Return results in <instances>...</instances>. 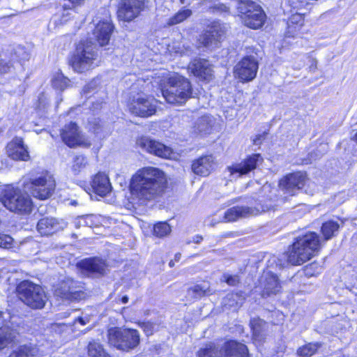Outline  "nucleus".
Wrapping results in <instances>:
<instances>
[{
    "label": "nucleus",
    "mask_w": 357,
    "mask_h": 357,
    "mask_svg": "<svg viewBox=\"0 0 357 357\" xmlns=\"http://www.w3.org/2000/svg\"><path fill=\"white\" fill-rule=\"evenodd\" d=\"M166 184V175L160 169L153 167L142 168L132 176L130 181L132 199L142 204L154 199L162 194Z\"/></svg>",
    "instance_id": "f257e3e1"
},
{
    "label": "nucleus",
    "mask_w": 357,
    "mask_h": 357,
    "mask_svg": "<svg viewBox=\"0 0 357 357\" xmlns=\"http://www.w3.org/2000/svg\"><path fill=\"white\" fill-rule=\"evenodd\" d=\"M321 242L315 232H309L296 238L288 251V261L301 265L310 260L320 249Z\"/></svg>",
    "instance_id": "f03ea898"
},
{
    "label": "nucleus",
    "mask_w": 357,
    "mask_h": 357,
    "mask_svg": "<svg viewBox=\"0 0 357 357\" xmlns=\"http://www.w3.org/2000/svg\"><path fill=\"white\" fill-rule=\"evenodd\" d=\"M97 57L96 45L91 41L82 40L77 45L69 62L75 72L83 73L96 66L95 61Z\"/></svg>",
    "instance_id": "7ed1b4c3"
},
{
    "label": "nucleus",
    "mask_w": 357,
    "mask_h": 357,
    "mask_svg": "<svg viewBox=\"0 0 357 357\" xmlns=\"http://www.w3.org/2000/svg\"><path fill=\"white\" fill-rule=\"evenodd\" d=\"M107 342L117 350L128 352L135 349L140 343L137 330L112 327L107 332Z\"/></svg>",
    "instance_id": "20e7f679"
},
{
    "label": "nucleus",
    "mask_w": 357,
    "mask_h": 357,
    "mask_svg": "<svg viewBox=\"0 0 357 357\" xmlns=\"http://www.w3.org/2000/svg\"><path fill=\"white\" fill-rule=\"evenodd\" d=\"M0 200L9 211L21 215L30 213L33 207L30 196L17 188H7Z\"/></svg>",
    "instance_id": "39448f33"
},
{
    "label": "nucleus",
    "mask_w": 357,
    "mask_h": 357,
    "mask_svg": "<svg viewBox=\"0 0 357 357\" xmlns=\"http://www.w3.org/2000/svg\"><path fill=\"white\" fill-rule=\"evenodd\" d=\"M169 86L162 90L166 101L170 104H183L192 96V87L188 79L179 75L169 78Z\"/></svg>",
    "instance_id": "423d86ee"
},
{
    "label": "nucleus",
    "mask_w": 357,
    "mask_h": 357,
    "mask_svg": "<svg viewBox=\"0 0 357 357\" xmlns=\"http://www.w3.org/2000/svg\"><path fill=\"white\" fill-rule=\"evenodd\" d=\"M17 291L20 299L30 307L41 309L45 306L47 296L40 285L24 280L19 284Z\"/></svg>",
    "instance_id": "0eeeda50"
},
{
    "label": "nucleus",
    "mask_w": 357,
    "mask_h": 357,
    "mask_svg": "<svg viewBox=\"0 0 357 357\" xmlns=\"http://www.w3.org/2000/svg\"><path fill=\"white\" fill-rule=\"evenodd\" d=\"M237 8L245 26L253 29L263 26L266 15L259 5L252 1L240 0Z\"/></svg>",
    "instance_id": "6e6552de"
},
{
    "label": "nucleus",
    "mask_w": 357,
    "mask_h": 357,
    "mask_svg": "<svg viewBox=\"0 0 357 357\" xmlns=\"http://www.w3.org/2000/svg\"><path fill=\"white\" fill-rule=\"evenodd\" d=\"M32 195L40 199H46L53 193L55 188V181L53 177L45 173L30 178L26 184Z\"/></svg>",
    "instance_id": "1a4fd4ad"
},
{
    "label": "nucleus",
    "mask_w": 357,
    "mask_h": 357,
    "mask_svg": "<svg viewBox=\"0 0 357 357\" xmlns=\"http://www.w3.org/2000/svg\"><path fill=\"white\" fill-rule=\"evenodd\" d=\"M148 0H121L117 11L119 20L131 22L149 8Z\"/></svg>",
    "instance_id": "9d476101"
},
{
    "label": "nucleus",
    "mask_w": 357,
    "mask_h": 357,
    "mask_svg": "<svg viewBox=\"0 0 357 357\" xmlns=\"http://www.w3.org/2000/svg\"><path fill=\"white\" fill-rule=\"evenodd\" d=\"M272 208V204H257L255 206H236L227 210L225 213V222H234L240 218H247L267 211Z\"/></svg>",
    "instance_id": "9b49d317"
},
{
    "label": "nucleus",
    "mask_w": 357,
    "mask_h": 357,
    "mask_svg": "<svg viewBox=\"0 0 357 357\" xmlns=\"http://www.w3.org/2000/svg\"><path fill=\"white\" fill-rule=\"evenodd\" d=\"M258 70V62L252 56H244L239 61L234 69L235 77L242 82H248L253 80Z\"/></svg>",
    "instance_id": "f8f14e48"
},
{
    "label": "nucleus",
    "mask_w": 357,
    "mask_h": 357,
    "mask_svg": "<svg viewBox=\"0 0 357 357\" xmlns=\"http://www.w3.org/2000/svg\"><path fill=\"white\" fill-rule=\"evenodd\" d=\"M130 112L141 117H149L156 111V101L152 97H138L128 105Z\"/></svg>",
    "instance_id": "ddd939ff"
},
{
    "label": "nucleus",
    "mask_w": 357,
    "mask_h": 357,
    "mask_svg": "<svg viewBox=\"0 0 357 357\" xmlns=\"http://www.w3.org/2000/svg\"><path fill=\"white\" fill-rule=\"evenodd\" d=\"M137 144L143 150L163 158H170L173 154L172 148L147 137L137 140Z\"/></svg>",
    "instance_id": "4468645a"
},
{
    "label": "nucleus",
    "mask_w": 357,
    "mask_h": 357,
    "mask_svg": "<svg viewBox=\"0 0 357 357\" xmlns=\"http://www.w3.org/2000/svg\"><path fill=\"white\" fill-rule=\"evenodd\" d=\"M225 35V26L219 22L212 25L199 37L200 43L208 48H213L223 40Z\"/></svg>",
    "instance_id": "2eb2a0df"
},
{
    "label": "nucleus",
    "mask_w": 357,
    "mask_h": 357,
    "mask_svg": "<svg viewBox=\"0 0 357 357\" xmlns=\"http://www.w3.org/2000/svg\"><path fill=\"white\" fill-rule=\"evenodd\" d=\"M61 137L63 142L69 147L81 145L88 146L90 145L89 143L85 142V139L79 131L77 124L73 122L66 125L61 129Z\"/></svg>",
    "instance_id": "dca6fc26"
},
{
    "label": "nucleus",
    "mask_w": 357,
    "mask_h": 357,
    "mask_svg": "<svg viewBox=\"0 0 357 357\" xmlns=\"http://www.w3.org/2000/svg\"><path fill=\"white\" fill-rule=\"evenodd\" d=\"M262 161L263 158H261V155L259 153H255L249 155L240 163H237L233 165L232 166L228 167L227 169L231 175L234 176L236 174V177H239L242 175L247 174L256 169L258 164Z\"/></svg>",
    "instance_id": "f3484780"
},
{
    "label": "nucleus",
    "mask_w": 357,
    "mask_h": 357,
    "mask_svg": "<svg viewBox=\"0 0 357 357\" xmlns=\"http://www.w3.org/2000/svg\"><path fill=\"white\" fill-rule=\"evenodd\" d=\"M66 227L67 222L66 221L52 217L41 218L37 224V229L43 236L52 235L64 229Z\"/></svg>",
    "instance_id": "a211bd4d"
},
{
    "label": "nucleus",
    "mask_w": 357,
    "mask_h": 357,
    "mask_svg": "<svg viewBox=\"0 0 357 357\" xmlns=\"http://www.w3.org/2000/svg\"><path fill=\"white\" fill-rule=\"evenodd\" d=\"M305 180V176L301 172L290 174L280 181V187L285 193L294 195L304 186Z\"/></svg>",
    "instance_id": "6ab92c4d"
},
{
    "label": "nucleus",
    "mask_w": 357,
    "mask_h": 357,
    "mask_svg": "<svg viewBox=\"0 0 357 357\" xmlns=\"http://www.w3.org/2000/svg\"><path fill=\"white\" fill-rule=\"evenodd\" d=\"M188 69L197 77L209 81L213 77L212 66L204 59H195L188 66Z\"/></svg>",
    "instance_id": "aec40b11"
},
{
    "label": "nucleus",
    "mask_w": 357,
    "mask_h": 357,
    "mask_svg": "<svg viewBox=\"0 0 357 357\" xmlns=\"http://www.w3.org/2000/svg\"><path fill=\"white\" fill-rule=\"evenodd\" d=\"M113 30L114 25L109 17H106L96 25L93 35L99 45L104 46L108 44Z\"/></svg>",
    "instance_id": "412c9836"
},
{
    "label": "nucleus",
    "mask_w": 357,
    "mask_h": 357,
    "mask_svg": "<svg viewBox=\"0 0 357 357\" xmlns=\"http://www.w3.org/2000/svg\"><path fill=\"white\" fill-rule=\"evenodd\" d=\"M6 151L8 157L15 160L27 161L30 158L27 147L24 144L22 138H15L8 144Z\"/></svg>",
    "instance_id": "4be33fe9"
},
{
    "label": "nucleus",
    "mask_w": 357,
    "mask_h": 357,
    "mask_svg": "<svg viewBox=\"0 0 357 357\" xmlns=\"http://www.w3.org/2000/svg\"><path fill=\"white\" fill-rule=\"evenodd\" d=\"M10 318L9 312L0 310V320L2 319L1 324L5 325L4 327L0 328V349L6 347L9 344L14 342L17 337V332L6 326V320Z\"/></svg>",
    "instance_id": "5701e85b"
},
{
    "label": "nucleus",
    "mask_w": 357,
    "mask_h": 357,
    "mask_svg": "<svg viewBox=\"0 0 357 357\" xmlns=\"http://www.w3.org/2000/svg\"><path fill=\"white\" fill-rule=\"evenodd\" d=\"M80 268L89 275H103L106 269L104 260L98 257L87 258L79 263Z\"/></svg>",
    "instance_id": "b1692460"
},
{
    "label": "nucleus",
    "mask_w": 357,
    "mask_h": 357,
    "mask_svg": "<svg viewBox=\"0 0 357 357\" xmlns=\"http://www.w3.org/2000/svg\"><path fill=\"white\" fill-rule=\"evenodd\" d=\"M215 165L214 158L211 155H204L193 162L192 170L197 175L206 176L214 169Z\"/></svg>",
    "instance_id": "393cba45"
},
{
    "label": "nucleus",
    "mask_w": 357,
    "mask_h": 357,
    "mask_svg": "<svg viewBox=\"0 0 357 357\" xmlns=\"http://www.w3.org/2000/svg\"><path fill=\"white\" fill-rule=\"evenodd\" d=\"M222 349V357H248L247 347L236 341L231 340L225 343Z\"/></svg>",
    "instance_id": "a878e982"
},
{
    "label": "nucleus",
    "mask_w": 357,
    "mask_h": 357,
    "mask_svg": "<svg viewBox=\"0 0 357 357\" xmlns=\"http://www.w3.org/2000/svg\"><path fill=\"white\" fill-rule=\"evenodd\" d=\"M93 191L101 197L106 196L112 190L108 176L103 173L97 174L92 181Z\"/></svg>",
    "instance_id": "bb28decb"
},
{
    "label": "nucleus",
    "mask_w": 357,
    "mask_h": 357,
    "mask_svg": "<svg viewBox=\"0 0 357 357\" xmlns=\"http://www.w3.org/2000/svg\"><path fill=\"white\" fill-rule=\"evenodd\" d=\"M280 289L281 286L277 275L272 273H267L265 275L262 296H269L272 294H276L280 291Z\"/></svg>",
    "instance_id": "cd10ccee"
},
{
    "label": "nucleus",
    "mask_w": 357,
    "mask_h": 357,
    "mask_svg": "<svg viewBox=\"0 0 357 357\" xmlns=\"http://www.w3.org/2000/svg\"><path fill=\"white\" fill-rule=\"evenodd\" d=\"M43 352L33 344H24L14 350L8 357H40Z\"/></svg>",
    "instance_id": "c85d7f7f"
},
{
    "label": "nucleus",
    "mask_w": 357,
    "mask_h": 357,
    "mask_svg": "<svg viewBox=\"0 0 357 357\" xmlns=\"http://www.w3.org/2000/svg\"><path fill=\"white\" fill-rule=\"evenodd\" d=\"M70 301H78L84 299L87 296L84 284L81 282L69 278Z\"/></svg>",
    "instance_id": "c756f323"
},
{
    "label": "nucleus",
    "mask_w": 357,
    "mask_h": 357,
    "mask_svg": "<svg viewBox=\"0 0 357 357\" xmlns=\"http://www.w3.org/2000/svg\"><path fill=\"white\" fill-rule=\"evenodd\" d=\"M213 124V118L211 115H204L195 121L193 130L198 134H208Z\"/></svg>",
    "instance_id": "7c9ffc66"
},
{
    "label": "nucleus",
    "mask_w": 357,
    "mask_h": 357,
    "mask_svg": "<svg viewBox=\"0 0 357 357\" xmlns=\"http://www.w3.org/2000/svg\"><path fill=\"white\" fill-rule=\"evenodd\" d=\"M250 324L252 331V337L254 340L259 342L264 341L266 338V322L259 318H252L250 320Z\"/></svg>",
    "instance_id": "2f4dec72"
},
{
    "label": "nucleus",
    "mask_w": 357,
    "mask_h": 357,
    "mask_svg": "<svg viewBox=\"0 0 357 357\" xmlns=\"http://www.w3.org/2000/svg\"><path fill=\"white\" fill-rule=\"evenodd\" d=\"M14 58L12 57V51L3 50L0 53V73H11L15 68Z\"/></svg>",
    "instance_id": "473e14b6"
},
{
    "label": "nucleus",
    "mask_w": 357,
    "mask_h": 357,
    "mask_svg": "<svg viewBox=\"0 0 357 357\" xmlns=\"http://www.w3.org/2000/svg\"><path fill=\"white\" fill-rule=\"evenodd\" d=\"M340 225L334 220H328L322 224L321 231L324 236V241H328L335 236L338 233Z\"/></svg>",
    "instance_id": "72a5a7b5"
},
{
    "label": "nucleus",
    "mask_w": 357,
    "mask_h": 357,
    "mask_svg": "<svg viewBox=\"0 0 357 357\" xmlns=\"http://www.w3.org/2000/svg\"><path fill=\"white\" fill-rule=\"evenodd\" d=\"M197 357H222V349L213 343L206 344L197 354Z\"/></svg>",
    "instance_id": "f704fd0d"
},
{
    "label": "nucleus",
    "mask_w": 357,
    "mask_h": 357,
    "mask_svg": "<svg viewBox=\"0 0 357 357\" xmlns=\"http://www.w3.org/2000/svg\"><path fill=\"white\" fill-rule=\"evenodd\" d=\"M88 354L91 357H112L105 351L100 343L95 341L89 343Z\"/></svg>",
    "instance_id": "c9c22d12"
},
{
    "label": "nucleus",
    "mask_w": 357,
    "mask_h": 357,
    "mask_svg": "<svg viewBox=\"0 0 357 357\" xmlns=\"http://www.w3.org/2000/svg\"><path fill=\"white\" fill-rule=\"evenodd\" d=\"M321 346V344L319 342L308 343L300 347L297 351V354L302 357H311L317 351Z\"/></svg>",
    "instance_id": "e433bc0d"
},
{
    "label": "nucleus",
    "mask_w": 357,
    "mask_h": 357,
    "mask_svg": "<svg viewBox=\"0 0 357 357\" xmlns=\"http://www.w3.org/2000/svg\"><path fill=\"white\" fill-rule=\"evenodd\" d=\"M209 289L204 284H196L188 289L187 295L188 297L194 299L200 298L205 296Z\"/></svg>",
    "instance_id": "4c0bfd02"
},
{
    "label": "nucleus",
    "mask_w": 357,
    "mask_h": 357,
    "mask_svg": "<svg viewBox=\"0 0 357 357\" xmlns=\"http://www.w3.org/2000/svg\"><path fill=\"white\" fill-rule=\"evenodd\" d=\"M87 163L86 158L84 155H76L73 160L71 171L75 175H77L86 167Z\"/></svg>",
    "instance_id": "58836bf2"
},
{
    "label": "nucleus",
    "mask_w": 357,
    "mask_h": 357,
    "mask_svg": "<svg viewBox=\"0 0 357 357\" xmlns=\"http://www.w3.org/2000/svg\"><path fill=\"white\" fill-rule=\"evenodd\" d=\"M192 13V10L190 9L179 10L173 17H170L167 23L169 26H173L179 24L190 17Z\"/></svg>",
    "instance_id": "ea45409f"
},
{
    "label": "nucleus",
    "mask_w": 357,
    "mask_h": 357,
    "mask_svg": "<svg viewBox=\"0 0 357 357\" xmlns=\"http://www.w3.org/2000/svg\"><path fill=\"white\" fill-rule=\"evenodd\" d=\"M70 289L69 278L62 281L59 287L55 289V296L60 297L63 300L70 301Z\"/></svg>",
    "instance_id": "a19ab883"
},
{
    "label": "nucleus",
    "mask_w": 357,
    "mask_h": 357,
    "mask_svg": "<svg viewBox=\"0 0 357 357\" xmlns=\"http://www.w3.org/2000/svg\"><path fill=\"white\" fill-rule=\"evenodd\" d=\"M69 82L70 80L59 72L54 75L52 79V86L61 91L64 90L68 86Z\"/></svg>",
    "instance_id": "79ce46f5"
},
{
    "label": "nucleus",
    "mask_w": 357,
    "mask_h": 357,
    "mask_svg": "<svg viewBox=\"0 0 357 357\" xmlns=\"http://www.w3.org/2000/svg\"><path fill=\"white\" fill-rule=\"evenodd\" d=\"M8 51H12V57L14 58L15 63H22L28 61L30 58L29 54L22 47H17L15 49H7Z\"/></svg>",
    "instance_id": "37998d69"
},
{
    "label": "nucleus",
    "mask_w": 357,
    "mask_h": 357,
    "mask_svg": "<svg viewBox=\"0 0 357 357\" xmlns=\"http://www.w3.org/2000/svg\"><path fill=\"white\" fill-rule=\"evenodd\" d=\"M171 230V227L166 222H160L154 225L153 234L155 236L162 238L169 234Z\"/></svg>",
    "instance_id": "c03bdc74"
},
{
    "label": "nucleus",
    "mask_w": 357,
    "mask_h": 357,
    "mask_svg": "<svg viewBox=\"0 0 357 357\" xmlns=\"http://www.w3.org/2000/svg\"><path fill=\"white\" fill-rule=\"evenodd\" d=\"M243 301L244 298L239 294H231L225 298L224 303L225 305H229L230 307H239L243 304Z\"/></svg>",
    "instance_id": "a18cd8bd"
},
{
    "label": "nucleus",
    "mask_w": 357,
    "mask_h": 357,
    "mask_svg": "<svg viewBox=\"0 0 357 357\" xmlns=\"http://www.w3.org/2000/svg\"><path fill=\"white\" fill-rule=\"evenodd\" d=\"M221 280L225 282L228 285L232 287L236 286L241 281L238 275H230L227 273L222 275Z\"/></svg>",
    "instance_id": "49530a36"
},
{
    "label": "nucleus",
    "mask_w": 357,
    "mask_h": 357,
    "mask_svg": "<svg viewBox=\"0 0 357 357\" xmlns=\"http://www.w3.org/2000/svg\"><path fill=\"white\" fill-rule=\"evenodd\" d=\"M91 215H83L81 217H78V218L75 221L76 227H80L82 226L84 227H91L92 225Z\"/></svg>",
    "instance_id": "de8ad7c7"
},
{
    "label": "nucleus",
    "mask_w": 357,
    "mask_h": 357,
    "mask_svg": "<svg viewBox=\"0 0 357 357\" xmlns=\"http://www.w3.org/2000/svg\"><path fill=\"white\" fill-rule=\"evenodd\" d=\"M13 238L6 234H0V248H10L12 247Z\"/></svg>",
    "instance_id": "09e8293b"
},
{
    "label": "nucleus",
    "mask_w": 357,
    "mask_h": 357,
    "mask_svg": "<svg viewBox=\"0 0 357 357\" xmlns=\"http://www.w3.org/2000/svg\"><path fill=\"white\" fill-rule=\"evenodd\" d=\"M139 327L144 331L147 336L151 335L154 331V324L150 321L139 322Z\"/></svg>",
    "instance_id": "8fccbe9b"
},
{
    "label": "nucleus",
    "mask_w": 357,
    "mask_h": 357,
    "mask_svg": "<svg viewBox=\"0 0 357 357\" xmlns=\"http://www.w3.org/2000/svg\"><path fill=\"white\" fill-rule=\"evenodd\" d=\"M211 9H212V11L213 13H228L229 10V7H227L226 5L220 3L215 4L211 8Z\"/></svg>",
    "instance_id": "3c124183"
},
{
    "label": "nucleus",
    "mask_w": 357,
    "mask_h": 357,
    "mask_svg": "<svg viewBox=\"0 0 357 357\" xmlns=\"http://www.w3.org/2000/svg\"><path fill=\"white\" fill-rule=\"evenodd\" d=\"M264 138V135H258L253 139V144L255 145H259L261 144L263 139Z\"/></svg>",
    "instance_id": "603ef678"
},
{
    "label": "nucleus",
    "mask_w": 357,
    "mask_h": 357,
    "mask_svg": "<svg viewBox=\"0 0 357 357\" xmlns=\"http://www.w3.org/2000/svg\"><path fill=\"white\" fill-rule=\"evenodd\" d=\"M77 321L79 323H80L81 325H85L87 322H89V319H84L82 317H79L77 319Z\"/></svg>",
    "instance_id": "864d4df0"
},
{
    "label": "nucleus",
    "mask_w": 357,
    "mask_h": 357,
    "mask_svg": "<svg viewBox=\"0 0 357 357\" xmlns=\"http://www.w3.org/2000/svg\"><path fill=\"white\" fill-rule=\"evenodd\" d=\"M202 240L203 238L201 236H196L193 238V241L195 243H199Z\"/></svg>",
    "instance_id": "5fc2aeb1"
},
{
    "label": "nucleus",
    "mask_w": 357,
    "mask_h": 357,
    "mask_svg": "<svg viewBox=\"0 0 357 357\" xmlns=\"http://www.w3.org/2000/svg\"><path fill=\"white\" fill-rule=\"evenodd\" d=\"M121 301L123 303H127L128 302V297L127 296H124L121 298Z\"/></svg>",
    "instance_id": "6e6d98bb"
},
{
    "label": "nucleus",
    "mask_w": 357,
    "mask_h": 357,
    "mask_svg": "<svg viewBox=\"0 0 357 357\" xmlns=\"http://www.w3.org/2000/svg\"><path fill=\"white\" fill-rule=\"evenodd\" d=\"M90 85H91V84L87 85V86H84V88L83 89L84 93H88V89L89 88Z\"/></svg>",
    "instance_id": "4d7b16f0"
},
{
    "label": "nucleus",
    "mask_w": 357,
    "mask_h": 357,
    "mask_svg": "<svg viewBox=\"0 0 357 357\" xmlns=\"http://www.w3.org/2000/svg\"><path fill=\"white\" fill-rule=\"evenodd\" d=\"M181 257V254L178 253L175 255V260L178 261Z\"/></svg>",
    "instance_id": "13d9d810"
},
{
    "label": "nucleus",
    "mask_w": 357,
    "mask_h": 357,
    "mask_svg": "<svg viewBox=\"0 0 357 357\" xmlns=\"http://www.w3.org/2000/svg\"><path fill=\"white\" fill-rule=\"evenodd\" d=\"M169 266L170 267H173L174 266V262L172 260L170 261L169 263Z\"/></svg>",
    "instance_id": "bf43d9fd"
},
{
    "label": "nucleus",
    "mask_w": 357,
    "mask_h": 357,
    "mask_svg": "<svg viewBox=\"0 0 357 357\" xmlns=\"http://www.w3.org/2000/svg\"><path fill=\"white\" fill-rule=\"evenodd\" d=\"M354 139H355L356 141H357V133L355 135Z\"/></svg>",
    "instance_id": "052dcab7"
},
{
    "label": "nucleus",
    "mask_w": 357,
    "mask_h": 357,
    "mask_svg": "<svg viewBox=\"0 0 357 357\" xmlns=\"http://www.w3.org/2000/svg\"><path fill=\"white\" fill-rule=\"evenodd\" d=\"M182 3H183L184 0H180Z\"/></svg>",
    "instance_id": "680f3d73"
}]
</instances>
